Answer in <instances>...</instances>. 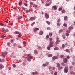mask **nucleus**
Here are the masks:
<instances>
[{
    "mask_svg": "<svg viewBox=\"0 0 75 75\" xmlns=\"http://www.w3.org/2000/svg\"><path fill=\"white\" fill-rule=\"evenodd\" d=\"M64 71L65 73H67L68 72V67L67 66H66L64 68Z\"/></svg>",
    "mask_w": 75,
    "mask_h": 75,
    "instance_id": "obj_1",
    "label": "nucleus"
},
{
    "mask_svg": "<svg viewBox=\"0 0 75 75\" xmlns=\"http://www.w3.org/2000/svg\"><path fill=\"white\" fill-rule=\"evenodd\" d=\"M60 42V41L59 40V38L58 37H57L56 38V41L55 42L56 44H58Z\"/></svg>",
    "mask_w": 75,
    "mask_h": 75,
    "instance_id": "obj_2",
    "label": "nucleus"
},
{
    "mask_svg": "<svg viewBox=\"0 0 75 75\" xmlns=\"http://www.w3.org/2000/svg\"><path fill=\"white\" fill-rule=\"evenodd\" d=\"M52 47H53V45L52 44H49V46L47 47V50H50V48H52Z\"/></svg>",
    "mask_w": 75,
    "mask_h": 75,
    "instance_id": "obj_3",
    "label": "nucleus"
},
{
    "mask_svg": "<svg viewBox=\"0 0 75 75\" xmlns=\"http://www.w3.org/2000/svg\"><path fill=\"white\" fill-rule=\"evenodd\" d=\"M7 54V52H5L4 53L2 52L1 54L3 58H4L5 57V55L6 54Z\"/></svg>",
    "mask_w": 75,
    "mask_h": 75,
    "instance_id": "obj_4",
    "label": "nucleus"
},
{
    "mask_svg": "<svg viewBox=\"0 0 75 75\" xmlns=\"http://www.w3.org/2000/svg\"><path fill=\"white\" fill-rule=\"evenodd\" d=\"M58 59V56H54L52 57L53 60L54 61H55V59Z\"/></svg>",
    "mask_w": 75,
    "mask_h": 75,
    "instance_id": "obj_5",
    "label": "nucleus"
},
{
    "mask_svg": "<svg viewBox=\"0 0 75 75\" xmlns=\"http://www.w3.org/2000/svg\"><path fill=\"white\" fill-rule=\"evenodd\" d=\"M63 61L64 63H67V62L68 61V59L67 58H64L63 59Z\"/></svg>",
    "mask_w": 75,
    "mask_h": 75,
    "instance_id": "obj_6",
    "label": "nucleus"
},
{
    "mask_svg": "<svg viewBox=\"0 0 75 75\" xmlns=\"http://www.w3.org/2000/svg\"><path fill=\"white\" fill-rule=\"evenodd\" d=\"M45 17L47 19H48L49 18V16L48 15V14L47 13L45 14Z\"/></svg>",
    "mask_w": 75,
    "mask_h": 75,
    "instance_id": "obj_7",
    "label": "nucleus"
},
{
    "mask_svg": "<svg viewBox=\"0 0 75 75\" xmlns=\"http://www.w3.org/2000/svg\"><path fill=\"white\" fill-rule=\"evenodd\" d=\"M34 53L35 55H37V54H38V52L37 50H34Z\"/></svg>",
    "mask_w": 75,
    "mask_h": 75,
    "instance_id": "obj_8",
    "label": "nucleus"
},
{
    "mask_svg": "<svg viewBox=\"0 0 75 75\" xmlns=\"http://www.w3.org/2000/svg\"><path fill=\"white\" fill-rule=\"evenodd\" d=\"M57 67V68H59L61 66V64H60L59 63H56Z\"/></svg>",
    "mask_w": 75,
    "mask_h": 75,
    "instance_id": "obj_9",
    "label": "nucleus"
},
{
    "mask_svg": "<svg viewBox=\"0 0 75 75\" xmlns=\"http://www.w3.org/2000/svg\"><path fill=\"white\" fill-rule=\"evenodd\" d=\"M4 68V66L2 64H0V69H3Z\"/></svg>",
    "mask_w": 75,
    "mask_h": 75,
    "instance_id": "obj_10",
    "label": "nucleus"
},
{
    "mask_svg": "<svg viewBox=\"0 0 75 75\" xmlns=\"http://www.w3.org/2000/svg\"><path fill=\"white\" fill-rule=\"evenodd\" d=\"M52 8H54V10H57V8L56 6H53Z\"/></svg>",
    "mask_w": 75,
    "mask_h": 75,
    "instance_id": "obj_11",
    "label": "nucleus"
},
{
    "mask_svg": "<svg viewBox=\"0 0 75 75\" xmlns=\"http://www.w3.org/2000/svg\"><path fill=\"white\" fill-rule=\"evenodd\" d=\"M65 51H66V52H68L69 53H70V51L68 49H66L65 50Z\"/></svg>",
    "mask_w": 75,
    "mask_h": 75,
    "instance_id": "obj_12",
    "label": "nucleus"
},
{
    "mask_svg": "<svg viewBox=\"0 0 75 75\" xmlns=\"http://www.w3.org/2000/svg\"><path fill=\"white\" fill-rule=\"evenodd\" d=\"M59 70H61V69H63V67L62 66H60L59 68H58Z\"/></svg>",
    "mask_w": 75,
    "mask_h": 75,
    "instance_id": "obj_13",
    "label": "nucleus"
},
{
    "mask_svg": "<svg viewBox=\"0 0 75 75\" xmlns=\"http://www.w3.org/2000/svg\"><path fill=\"white\" fill-rule=\"evenodd\" d=\"M23 18V16H20L18 17V20H20V19H21Z\"/></svg>",
    "mask_w": 75,
    "mask_h": 75,
    "instance_id": "obj_14",
    "label": "nucleus"
},
{
    "mask_svg": "<svg viewBox=\"0 0 75 75\" xmlns=\"http://www.w3.org/2000/svg\"><path fill=\"white\" fill-rule=\"evenodd\" d=\"M63 31V30L60 29L59 30V33H62Z\"/></svg>",
    "mask_w": 75,
    "mask_h": 75,
    "instance_id": "obj_15",
    "label": "nucleus"
},
{
    "mask_svg": "<svg viewBox=\"0 0 75 75\" xmlns=\"http://www.w3.org/2000/svg\"><path fill=\"white\" fill-rule=\"evenodd\" d=\"M46 22L48 24V25L51 24V22H49L48 21H46Z\"/></svg>",
    "mask_w": 75,
    "mask_h": 75,
    "instance_id": "obj_16",
    "label": "nucleus"
},
{
    "mask_svg": "<svg viewBox=\"0 0 75 75\" xmlns=\"http://www.w3.org/2000/svg\"><path fill=\"white\" fill-rule=\"evenodd\" d=\"M15 34H19V32L18 31H15L14 33Z\"/></svg>",
    "mask_w": 75,
    "mask_h": 75,
    "instance_id": "obj_17",
    "label": "nucleus"
},
{
    "mask_svg": "<svg viewBox=\"0 0 75 75\" xmlns=\"http://www.w3.org/2000/svg\"><path fill=\"white\" fill-rule=\"evenodd\" d=\"M39 34L40 35H42L43 34V32L42 31H40L39 33Z\"/></svg>",
    "mask_w": 75,
    "mask_h": 75,
    "instance_id": "obj_18",
    "label": "nucleus"
},
{
    "mask_svg": "<svg viewBox=\"0 0 75 75\" xmlns=\"http://www.w3.org/2000/svg\"><path fill=\"white\" fill-rule=\"evenodd\" d=\"M35 20V18L34 17H31L30 18V20Z\"/></svg>",
    "mask_w": 75,
    "mask_h": 75,
    "instance_id": "obj_19",
    "label": "nucleus"
},
{
    "mask_svg": "<svg viewBox=\"0 0 75 75\" xmlns=\"http://www.w3.org/2000/svg\"><path fill=\"white\" fill-rule=\"evenodd\" d=\"M48 57H52V55L51 54H49L48 55Z\"/></svg>",
    "mask_w": 75,
    "mask_h": 75,
    "instance_id": "obj_20",
    "label": "nucleus"
},
{
    "mask_svg": "<svg viewBox=\"0 0 75 75\" xmlns=\"http://www.w3.org/2000/svg\"><path fill=\"white\" fill-rule=\"evenodd\" d=\"M49 36H50V37H52V33H49Z\"/></svg>",
    "mask_w": 75,
    "mask_h": 75,
    "instance_id": "obj_21",
    "label": "nucleus"
},
{
    "mask_svg": "<svg viewBox=\"0 0 75 75\" xmlns=\"http://www.w3.org/2000/svg\"><path fill=\"white\" fill-rule=\"evenodd\" d=\"M68 29H69V30H72V29H73V27L70 26L69 28Z\"/></svg>",
    "mask_w": 75,
    "mask_h": 75,
    "instance_id": "obj_22",
    "label": "nucleus"
},
{
    "mask_svg": "<svg viewBox=\"0 0 75 75\" xmlns=\"http://www.w3.org/2000/svg\"><path fill=\"white\" fill-rule=\"evenodd\" d=\"M68 18V17L67 16H65L64 17V20H67V19Z\"/></svg>",
    "mask_w": 75,
    "mask_h": 75,
    "instance_id": "obj_23",
    "label": "nucleus"
},
{
    "mask_svg": "<svg viewBox=\"0 0 75 75\" xmlns=\"http://www.w3.org/2000/svg\"><path fill=\"white\" fill-rule=\"evenodd\" d=\"M61 21V19L59 18L58 20H57V23H60V21Z\"/></svg>",
    "mask_w": 75,
    "mask_h": 75,
    "instance_id": "obj_24",
    "label": "nucleus"
},
{
    "mask_svg": "<svg viewBox=\"0 0 75 75\" xmlns=\"http://www.w3.org/2000/svg\"><path fill=\"white\" fill-rule=\"evenodd\" d=\"M2 32H3V33H5V31H6V30H5V29L4 28H2Z\"/></svg>",
    "mask_w": 75,
    "mask_h": 75,
    "instance_id": "obj_25",
    "label": "nucleus"
},
{
    "mask_svg": "<svg viewBox=\"0 0 75 75\" xmlns=\"http://www.w3.org/2000/svg\"><path fill=\"white\" fill-rule=\"evenodd\" d=\"M60 57L61 58H64L65 56L64 55H61L60 56Z\"/></svg>",
    "mask_w": 75,
    "mask_h": 75,
    "instance_id": "obj_26",
    "label": "nucleus"
},
{
    "mask_svg": "<svg viewBox=\"0 0 75 75\" xmlns=\"http://www.w3.org/2000/svg\"><path fill=\"white\" fill-rule=\"evenodd\" d=\"M49 69L50 71H52V70H51V67L49 66Z\"/></svg>",
    "mask_w": 75,
    "mask_h": 75,
    "instance_id": "obj_27",
    "label": "nucleus"
},
{
    "mask_svg": "<svg viewBox=\"0 0 75 75\" xmlns=\"http://www.w3.org/2000/svg\"><path fill=\"white\" fill-rule=\"evenodd\" d=\"M33 11V9L30 8L28 12H30V11Z\"/></svg>",
    "mask_w": 75,
    "mask_h": 75,
    "instance_id": "obj_28",
    "label": "nucleus"
},
{
    "mask_svg": "<svg viewBox=\"0 0 75 75\" xmlns=\"http://www.w3.org/2000/svg\"><path fill=\"white\" fill-rule=\"evenodd\" d=\"M62 13H65V10H63L62 11Z\"/></svg>",
    "mask_w": 75,
    "mask_h": 75,
    "instance_id": "obj_29",
    "label": "nucleus"
},
{
    "mask_svg": "<svg viewBox=\"0 0 75 75\" xmlns=\"http://www.w3.org/2000/svg\"><path fill=\"white\" fill-rule=\"evenodd\" d=\"M50 44H54V42L52 41H51L50 42Z\"/></svg>",
    "mask_w": 75,
    "mask_h": 75,
    "instance_id": "obj_30",
    "label": "nucleus"
},
{
    "mask_svg": "<svg viewBox=\"0 0 75 75\" xmlns=\"http://www.w3.org/2000/svg\"><path fill=\"white\" fill-rule=\"evenodd\" d=\"M23 44H24L25 45H26V44H27V43L26 42H25V41L23 42Z\"/></svg>",
    "mask_w": 75,
    "mask_h": 75,
    "instance_id": "obj_31",
    "label": "nucleus"
},
{
    "mask_svg": "<svg viewBox=\"0 0 75 75\" xmlns=\"http://www.w3.org/2000/svg\"><path fill=\"white\" fill-rule=\"evenodd\" d=\"M49 5H50V4H46L45 5V6H49Z\"/></svg>",
    "mask_w": 75,
    "mask_h": 75,
    "instance_id": "obj_32",
    "label": "nucleus"
},
{
    "mask_svg": "<svg viewBox=\"0 0 75 75\" xmlns=\"http://www.w3.org/2000/svg\"><path fill=\"white\" fill-rule=\"evenodd\" d=\"M12 66H13V68H16V65L15 64L12 65Z\"/></svg>",
    "mask_w": 75,
    "mask_h": 75,
    "instance_id": "obj_33",
    "label": "nucleus"
},
{
    "mask_svg": "<svg viewBox=\"0 0 75 75\" xmlns=\"http://www.w3.org/2000/svg\"><path fill=\"white\" fill-rule=\"evenodd\" d=\"M66 32L67 33H70V30H67Z\"/></svg>",
    "mask_w": 75,
    "mask_h": 75,
    "instance_id": "obj_34",
    "label": "nucleus"
},
{
    "mask_svg": "<svg viewBox=\"0 0 75 75\" xmlns=\"http://www.w3.org/2000/svg\"><path fill=\"white\" fill-rule=\"evenodd\" d=\"M6 37V36H1V38H4V37Z\"/></svg>",
    "mask_w": 75,
    "mask_h": 75,
    "instance_id": "obj_35",
    "label": "nucleus"
},
{
    "mask_svg": "<svg viewBox=\"0 0 75 75\" xmlns=\"http://www.w3.org/2000/svg\"><path fill=\"white\" fill-rule=\"evenodd\" d=\"M63 26L64 27H67V25L65 23H64L63 24Z\"/></svg>",
    "mask_w": 75,
    "mask_h": 75,
    "instance_id": "obj_36",
    "label": "nucleus"
},
{
    "mask_svg": "<svg viewBox=\"0 0 75 75\" xmlns=\"http://www.w3.org/2000/svg\"><path fill=\"white\" fill-rule=\"evenodd\" d=\"M58 48L57 47H56L54 49V50H58Z\"/></svg>",
    "mask_w": 75,
    "mask_h": 75,
    "instance_id": "obj_37",
    "label": "nucleus"
},
{
    "mask_svg": "<svg viewBox=\"0 0 75 75\" xmlns=\"http://www.w3.org/2000/svg\"><path fill=\"white\" fill-rule=\"evenodd\" d=\"M62 47L63 48H65V45L64 44H63L62 45Z\"/></svg>",
    "mask_w": 75,
    "mask_h": 75,
    "instance_id": "obj_38",
    "label": "nucleus"
},
{
    "mask_svg": "<svg viewBox=\"0 0 75 75\" xmlns=\"http://www.w3.org/2000/svg\"><path fill=\"white\" fill-rule=\"evenodd\" d=\"M59 11H61L62 10V8L61 7L59 8L58 9Z\"/></svg>",
    "mask_w": 75,
    "mask_h": 75,
    "instance_id": "obj_39",
    "label": "nucleus"
},
{
    "mask_svg": "<svg viewBox=\"0 0 75 75\" xmlns=\"http://www.w3.org/2000/svg\"><path fill=\"white\" fill-rule=\"evenodd\" d=\"M46 38H49V36L48 35H47L46 37Z\"/></svg>",
    "mask_w": 75,
    "mask_h": 75,
    "instance_id": "obj_40",
    "label": "nucleus"
},
{
    "mask_svg": "<svg viewBox=\"0 0 75 75\" xmlns=\"http://www.w3.org/2000/svg\"><path fill=\"white\" fill-rule=\"evenodd\" d=\"M30 58L29 57L28 58L27 60H28V61H31V60Z\"/></svg>",
    "mask_w": 75,
    "mask_h": 75,
    "instance_id": "obj_41",
    "label": "nucleus"
},
{
    "mask_svg": "<svg viewBox=\"0 0 75 75\" xmlns=\"http://www.w3.org/2000/svg\"><path fill=\"white\" fill-rule=\"evenodd\" d=\"M29 58L30 59H33V57L31 56H29Z\"/></svg>",
    "mask_w": 75,
    "mask_h": 75,
    "instance_id": "obj_42",
    "label": "nucleus"
},
{
    "mask_svg": "<svg viewBox=\"0 0 75 75\" xmlns=\"http://www.w3.org/2000/svg\"><path fill=\"white\" fill-rule=\"evenodd\" d=\"M38 7V5H35L34 6H33V7Z\"/></svg>",
    "mask_w": 75,
    "mask_h": 75,
    "instance_id": "obj_43",
    "label": "nucleus"
},
{
    "mask_svg": "<svg viewBox=\"0 0 75 75\" xmlns=\"http://www.w3.org/2000/svg\"><path fill=\"white\" fill-rule=\"evenodd\" d=\"M43 66H44V67H46V66H47V64H43Z\"/></svg>",
    "mask_w": 75,
    "mask_h": 75,
    "instance_id": "obj_44",
    "label": "nucleus"
},
{
    "mask_svg": "<svg viewBox=\"0 0 75 75\" xmlns=\"http://www.w3.org/2000/svg\"><path fill=\"white\" fill-rule=\"evenodd\" d=\"M67 59H69V58H70V57H69V56H67Z\"/></svg>",
    "mask_w": 75,
    "mask_h": 75,
    "instance_id": "obj_45",
    "label": "nucleus"
},
{
    "mask_svg": "<svg viewBox=\"0 0 75 75\" xmlns=\"http://www.w3.org/2000/svg\"><path fill=\"white\" fill-rule=\"evenodd\" d=\"M72 68H73V66H71L70 67V69H72Z\"/></svg>",
    "mask_w": 75,
    "mask_h": 75,
    "instance_id": "obj_46",
    "label": "nucleus"
},
{
    "mask_svg": "<svg viewBox=\"0 0 75 75\" xmlns=\"http://www.w3.org/2000/svg\"><path fill=\"white\" fill-rule=\"evenodd\" d=\"M70 74H74V72L73 71H71L70 72Z\"/></svg>",
    "mask_w": 75,
    "mask_h": 75,
    "instance_id": "obj_47",
    "label": "nucleus"
},
{
    "mask_svg": "<svg viewBox=\"0 0 75 75\" xmlns=\"http://www.w3.org/2000/svg\"><path fill=\"white\" fill-rule=\"evenodd\" d=\"M50 28L48 27L47 28V30H50Z\"/></svg>",
    "mask_w": 75,
    "mask_h": 75,
    "instance_id": "obj_48",
    "label": "nucleus"
},
{
    "mask_svg": "<svg viewBox=\"0 0 75 75\" xmlns=\"http://www.w3.org/2000/svg\"><path fill=\"white\" fill-rule=\"evenodd\" d=\"M17 46V44L16 43H14L13 44V46L14 47H15V46Z\"/></svg>",
    "mask_w": 75,
    "mask_h": 75,
    "instance_id": "obj_49",
    "label": "nucleus"
},
{
    "mask_svg": "<svg viewBox=\"0 0 75 75\" xmlns=\"http://www.w3.org/2000/svg\"><path fill=\"white\" fill-rule=\"evenodd\" d=\"M66 35L67 37H68L69 35V34L67 33H66Z\"/></svg>",
    "mask_w": 75,
    "mask_h": 75,
    "instance_id": "obj_50",
    "label": "nucleus"
},
{
    "mask_svg": "<svg viewBox=\"0 0 75 75\" xmlns=\"http://www.w3.org/2000/svg\"><path fill=\"white\" fill-rule=\"evenodd\" d=\"M52 3V1L51 0L50 1L49 3V4H51V3Z\"/></svg>",
    "mask_w": 75,
    "mask_h": 75,
    "instance_id": "obj_51",
    "label": "nucleus"
},
{
    "mask_svg": "<svg viewBox=\"0 0 75 75\" xmlns=\"http://www.w3.org/2000/svg\"><path fill=\"white\" fill-rule=\"evenodd\" d=\"M49 40H50V42L52 41V38H50Z\"/></svg>",
    "mask_w": 75,
    "mask_h": 75,
    "instance_id": "obj_52",
    "label": "nucleus"
},
{
    "mask_svg": "<svg viewBox=\"0 0 75 75\" xmlns=\"http://www.w3.org/2000/svg\"><path fill=\"white\" fill-rule=\"evenodd\" d=\"M57 25H58V26H60V24L59 23H57Z\"/></svg>",
    "mask_w": 75,
    "mask_h": 75,
    "instance_id": "obj_53",
    "label": "nucleus"
},
{
    "mask_svg": "<svg viewBox=\"0 0 75 75\" xmlns=\"http://www.w3.org/2000/svg\"><path fill=\"white\" fill-rule=\"evenodd\" d=\"M24 5H25V6H26V7H27V4L26 3H25L24 4Z\"/></svg>",
    "mask_w": 75,
    "mask_h": 75,
    "instance_id": "obj_54",
    "label": "nucleus"
},
{
    "mask_svg": "<svg viewBox=\"0 0 75 75\" xmlns=\"http://www.w3.org/2000/svg\"><path fill=\"white\" fill-rule=\"evenodd\" d=\"M50 0H47L46 2H47V3H48L50 1Z\"/></svg>",
    "mask_w": 75,
    "mask_h": 75,
    "instance_id": "obj_55",
    "label": "nucleus"
},
{
    "mask_svg": "<svg viewBox=\"0 0 75 75\" xmlns=\"http://www.w3.org/2000/svg\"><path fill=\"white\" fill-rule=\"evenodd\" d=\"M61 65H62V66H64V63H62L61 64Z\"/></svg>",
    "mask_w": 75,
    "mask_h": 75,
    "instance_id": "obj_56",
    "label": "nucleus"
},
{
    "mask_svg": "<svg viewBox=\"0 0 75 75\" xmlns=\"http://www.w3.org/2000/svg\"><path fill=\"white\" fill-rule=\"evenodd\" d=\"M35 30H39V28H35Z\"/></svg>",
    "mask_w": 75,
    "mask_h": 75,
    "instance_id": "obj_57",
    "label": "nucleus"
},
{
    "mask_svg": "<svg viewBox=\"0 0 75 75\" xmlns=\"http://www.w3.org/2000/svg\"><path fill=\"white\" fill-rule=\"evenodd\" d=\"M55 67H53L52 68V70H55Z\"/></svg>",
    "mask_w": 75,
    "mask_h": 75,
    "instance_id": "obj_58",
    "label": "nucleus"
},
{
    "mask_svg": "<svg viewBox=\"0 0 75 75\" xmlns=\"http://www.w3.org/2000/svg\"><path fill=\"white\" fill-rule=\"evenodd\" d=\"M10 42H13L14 41L13 40H11L10 41Z\"/></svg>",
    "mask_w": 75,
    "mask_h": 75,
    "instance_id": "obj_59",
    "label": "nucleus"
},
{
    "mask_svg": "<svg viewBox=\"0 0 75 75\" xmlns=\"http://www.w3.org/2000/svg\"><path fill=\"white\" fill-rule=\"evenodd\" d=\"M70 50L71 51V52H72V51H73V50L72 49V48H71V49H70Z\"/></svg>",
    "mask_w": 75,
    "mask_h": 75,
    "instance_id": "obj_60",
    "label": "nucleus"
},
{
    "mask_svg": "<svg viewBox=\"0 0 75 75\" xmlns=\"http://www.w3.org/2000/svg\"><path fill=\"white\" fill-rule=\"evenodd\" d=\"M46 64H47V65H49V62H46Z\"/></svg>",
    "mask_w": 75,
    "mask_h": 75,
    "instance_id": "obj_61",
    "label": "nucleus"
},
{
    "mask_svg": "<svg viewBox=\"0 0 75 75\" xmlns=\"http://www.w3.org/2000/svg\"><path fill=\"white\" fill-rule=\"evenodd\" d=\"M22 9H23V10H25V8L23 7H22Z\"/></svg>",
    "mask_w": 75,
    "mask_h": 75,
    "instance_id": "obj_62",
    "label": "nucleus"
},
{
    "mask_svg": "<svg viewBox=\"0 0 75 75\" xmlns=\"http://www.w3.org/2000/svg\"><path fill=\"white\" fill-rule=\"evenodd\" d=\"M32 74L33 75H35V73L33 72L32 73Z\"/></svg>",
    "mask_w": 75,
    "mask_h": 75,
    "instance_id": "obj_63",
    "label": "nucleus"
},
{
    "mask_svg": "<svg viewBox=\"0 0 75 75\" xmlns=\"http://www.w3.org/2000/svg\"><path fill=\"white\" fill-rule=\"evenodd\" d=\"M73 59H75V56H73Z\"/></svg>",
    "mask_w": 75,
    "mask_h": 75,
    "instance_id": "obj_64",
    "label": "nucleus"
}]
</instances>
